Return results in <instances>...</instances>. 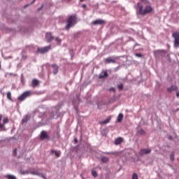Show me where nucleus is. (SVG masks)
Wrapping results in <instances>:
<instances>
[{
	"instance_id": "nucleus-1",
	"label": "nucleus",
	"mask_w": 179,
	"mask_h": 179,
	"mask_svg": "<svg viewBox=\"0 0 179 179\" xmlns=\"http://www.w3.org/2000/svg\"><path fill=\"white\" fill-rule=\"evenodd\" d=\"M137 8L139 10V15H142L145 16V15H148V13H151L153 10V8L150 6H145V9L143 10V6L141 3H137Z\"/></svg>"
},
{
	"instance_id": "nucleus-2",
	"label": "nucleus",
	"mask_w": 179,
	"mask_h": 179,
	"mask_svg": "<svg viewBox=\"0 0 179 179\" xmlns=\"http://www.w3.org/2000/svg\"><path fill=\"white\" fill-rule=\"evenodd\" d=\"M78 18L76 15H71L66 20V30H69L77 23Z\"/></svg>"
},
{
	"instance_id": "nucleus-3",
	"label": "nucleus",
	"mask_w": 179,
	"mask_h": 179,
	"mask_svg": "<svg viewBox=\"0 0 179 179\" xmlns=\"http://www.w3.org/2000/svg\"><path fill=\"white\" fill-rule=\"evenodd\" d=\"M173 38H175L174 45L176 48H179V32L176 31L172 34Z\"/></svg>"
},
{
	"instance_id": "nucleus-4",
	"label": "nucleus",
	"mask_w": 179,
	"mask_h": 179,
	"mask_svg": "<svg viewBox=\"0 0 179 179\" xmlns=\"http://www.w3.org/2000/svg\"><path fill=\"white\" fill-rule=\"evenodd\" d=\"M31 94V92L30 91L24 92L22 94H21L18 97L19 101H23V100H24V99H27V97H29V96H30Z\"/></svg>"
},
{
	"instance_id": "nucleus-5",
	"label": "nucleus",
	"mask_w": 179,
	"mask_h": 179,
	"mask_svg": "<svg viewBox=\"0 0 179 179\" xmlns=\"http://www.w3.org/2000/svg\"><path fill=\"white\" fill-rule=\"evenodd\" d=\"M50 50H51V45L45 46L41 48H38V52H39V54H45V52H48Z\"/></svg>"
},
{
	"instance_id": "nucleus-6",
	"label": "nucleus",
	"mask_w": 179,
	"mask_h": 179,
	"mask_svg": "<svg viewBox=\"0 0 179 179\" xmlns=\"http://www.w3.org/2000/svg\"><path fill=\"white\" fill-rule=\"evenodd\" d=\"M50 136H48V134H47V132H45V131H42L41 132V135H40V139L41 141H44L45 139L46 141H50Z\"/></svg>"
},
{
	"instance_id": "nucleus-7",
	"label": "nucleus",
	"mask_w": 179,
	"mask_h": 179,
	"mask_svg": "<svg viewBox=\"0 0 179 179\" xmlns=\"http://www.w3.org/2000/svg\"><path fill=\"white\" fill-rule=\"evenodd\" d=\"M2 121V115H0V128L1 129H3V128H4L5 127V124H8L9 122V119H8V117H5L3 120V124L1 123V122Z\"/></svg>"
},
{
	"instance_id": "nucleus-8",
	"label": "nucleus",
	"mask_w": 179,
	"mask_h": 179,
	"mask_svg": "<svg viewBox=\"0 0 179 179\" xmlns=\"http://www.w3.org/2000/svg\"><path fill=\"white\" fill-rule=\"evenodd\" d=\"M92 24H94V26H97V24H100V25H103V24H106V21H104V20H96L95 21H93Z\"/></svg>"
},
{
	"instance_id": "nucleus-9",
	"label": "nucleus",
	"mask_w": 179,
	"mask_h": 179,
	"mask_svg": "<svg viewBox=\"0 0 179 179\" xmlns=\"http://www.w3.org/2000/svg\"><path fill=\"white\" fill-rule=\"evenodd\" d=\"M152 152L150 149H141L139 152V156H143L144 155H149Z\"/></svg>"
},
{
	"instance_id": "nucleus-10",
	"label": "nucleus",
	"mask_w": 179,
	"mask_h": 179,
	"mask_svg": "<svg viewBox=\"0 0 179 179\" xmlns=\"http://www.w3.org/2000/svg\"><path fill=\"white\" fill-rule=\"evenodd\" d=\"M45 39L46 41L48 43H51V41H52V40H54V36H52V35L51 34V33L48 32L45 34Z\"/></svg>"
},
{
	"instance_id": "nucleus-11",
	"label": "nucleus",
	"mask_w": 179,
	"mask_h": 179,
	"mask_svg": "<svg viewBox=\"0 0 179 179\" xmlns=\"http://www.w3.org/2000/svg\"><path fill=\"white\" fill-rule=\"evenodd\" d=\"M178 90V88L176 85H171L170 87L167 88V91L169 93H171V92H177Z\"/></svg>"
},
{
	"instance_id": "nucleus-12",
	"label": "nucleus",
	"mask_w": 179,
	"mask_h": 179,
	"mask_svg": "<svg viewBox=\"0 0 179 179\" xmlns=\"http://www.w3.org/2000/svg\"><path fill=\"white\" fill-rule=\"evenodd\" d=\"M51 66L53 69L54 75H57V73H58V71L59 69V67L57 64H52Z\"/></svg>"
},
{
	"instance_id": "nucleus-13",
	"label": "nucleus",
	"mask_w": 179,
	"mask_h": 179,
	"mask_svg": "<svg viewBox=\"0 0 179 179\" xmlns=\"http://www.w3.org/2000/svg\"><path fill=\"white\" fill-rule=\"evenodd\" d=\"M52 155H55L56 157H59L61 156V151H57L55 150H51Z\"/></svg>"
},
{
	"instance_id": "nucleus-14",
	"label": "nucleus",
	"mask_w": 179,
	"mask_h": 179,
	"mask_svg": "<svg viewBox=\"0 0 179 179\" xmlns=\"http://www.w3.org/2000/svg\"><path fill=\"white\" fill-rule=\"evenodd\" d=\"M124 139L121 137L117 138L115 140V145H120V143H122Z\"/></svg>"
},
{
	"instance_id": "nucleus-15",
	"label": "nucleus",
	"mask_w": 179,
	"mask_h": 179,
	"mask_svg": "<svg viewBox=\"0 0 179 179\" xmlns=\"http://www.w3.org/2000/svg\"><path fill=\"white\" fill-rule=\"evenodd\" d=\"M105 62H106V64H115V60L114 59H111V58H107L105 59Z\"/></svg>"
},
{
	"instance_id": "nucleus-16",
	"label": "nucleus",
	"mask_w": 179,
	"mask_h": 179,
	"mask_svg": "<svg viewBox=\"0 0 179 179\" xmlns=\"http://www.w3.org/2000/svg\"><path fill=\"white\" fill-rule=\"evenodd\" d=\"M108 77V73H107V71H104L103 74H101L99 76V79H103L104 78H107Z\"/></svg>"
},
{
	"instance_id": "nucleus-17",
	"label": "nucleus",
	"mask_w": 179,
	"mask_h": 179,
	"mask_svg": "<svg viewBox=\"0 0 179 179\" xmlns=\"http://www.w3.org/2000/svg\"><path fill=\"white\" fill-rule=\"evenodd\" d=\"M38 80L37 79H34L33 80H32V86L34 87H36V86H38Z\"/></svg>"
},
{
	"instance_id": "nucleus-18",
	"label": "nucleus",
	"mask_w": 179,
	"mask_h": 179,
	"mask_svg": "<svg viewBox=\"0 0 179 179\" xmlns=\"http://www.w3.org/2000/svg\"><path fill=\"white\" fill-rule=\"evenodd\" d=\"M123 118H124V115L122 113H120L117 117V122H121Z\"/></svg>"
},
{
	"instance_id": "nucleus-19",
	"label": "nucleus",
	"mask_w": 179,
	"mask_h": 179,
	"mask_svg": "<svg viewBox=\"0 0 179 179\" xmlns=\"http://www.w3.org/2000/svg\"><path fill=\"white\" fill-rule=\"evenodd\" d=\"M29 120H30V117H29V115H26L22 120V122H23L24 124L27 122V121H29Z\"/></svg>"
},
{
	"instance_id": "nucleus-20",
	"label": "nucleus",
	"mask_w": 179,
	"mask_h": 179,
	"mask_svg": "<svg viewBox=\"0 0 179 179\" xmlns=\"http://www.w3.org/2000/svg\"><path fill=\"white\" fill-rule=\"evenodd\" d=\"M7 99L10 100V101H12V92H7Z\"/></svg>"
},
{
	"instance_id": "nucleus-21",
	"label": "nucleus",
	"mask_w": 179,
	"mask_h": 179,
	"mask_svg": "<svg viewBox=\"0 0 179 179\" xmlns=\"http://www.w3.org/2000/svg\"><path fill=\"white\" fill-rule=\"evenodd\" d=\"M111 120L110 117L109 118H107L106 120L101 122V124H108V122H110V120Z\"/></svg>"
},
{
	"instance_id": "nucleus-22",
	"label": "nucleus",
	"mask_w": 179,
	"mask_h": 179,
	"mask_svg": "<svg viewBox=\"0 0 179 179\" xmlns=\"http://www.w3.org/2000/svg\"><path fill=\"white\" fill-rule=\"evenodd\" d=\"M102 163H108V158L103 157L101 158Z\"/></svg>"
},
{
	"instance_id": "nucleus-23",
	"label": "nucleus",
	"mask_w": 179,
	"mask_h": 179,
	"mask_svg": "<svg viewBox=\"0 0 179 179\" xmlns=\"http://www.w3.org/2000/svg\"><path fill=\"white\" fill-rule=\"evenodd\" d=\"M55 41L57 42L58 45H59V44H61V42L62 41V40H61V38H59V37H57L55 38Z\"/></svg>"
},
{
	"instance_id": "nucleus-24",
	"label": "nucleus",
	"mask_w": 179,
	"mask_h": 179,
	"mask_svg": "<svg viewBox=\"0 0 179 179\" xmlns=\"http://www.w3.org/2000/svg\"><path fill=\"white\" fill-rule=\"evenodd\" d=\"M7 178L8 179H16V176L13 175H7Z\"/></svg>"
},
{
	"instance_id": "nucleus-25",
	"label": "nucleus",
	"mask_w": 179,
	"mask_h": 179,
	"mask_svg": "<svg viewBox=\"0 0 179 179\" xmlns=\"http://www.w3.org/2000/svg\"><path fill=\"white\" fill-rule=\"evenodd\" d=\"M92 177H94V178H96V177H97V172L96 171H92Z\"/></svg>"
},
{
	"instance_id": "nucleus-26",
	"label": "nucleus",
	"mask_w": 179,
	"mask_h": 179,
	"mask_svg": "<svg viewBox=\"0 0 179 179\" xmlns=\"http://www.w3.org/2000/svg\"><path fill=\"white\" fill-rule=\"evenodd\" d=\"M145 5H149L150 3L148 0H141Z\"/></svg>"
},
{
	"instance_id": "nucleus-27",
	"label": "nucleus",
	"mask_w": 179,
	"mask_h": 179,
	"mask_svg": "<svg viewBox=\"0 0 179 179\" xmlns=\"http://www.w3.org/2000/svg\"><path fill=\"white\" fill-rule=\"evenodd\" d=\"M132 179H139V178L138 177V174L134 173L132 176Z\"/></svg>"
},
{
	"instance_id": "nucleus-28",
	"label": "nucleus",
	"mask_w": 179,
	"mask_h": 179,
	"mask_svg": "<svg viewBox=\"0 0 179 179\" xmlns=\"http://www.w3.org/2000/svg\"><path fill=\"white\" fill-rule=\"evenodd\" d=\"M170 159H171V162H173V160H174V152H172L171 154Z\"/></svg>"
},
{
	"instance_id": "nucleus-29",
	"label": "nucleus",
	"mask_w": 179,
	"mask_h": 179,
	"mask_svg": "<svg viewBox=\"0 0 179 179\" xmlns=\"http://www.w3.org/2000/svg\"><path fill=\"white\" fill-rule=\"evenodd\" d=\"M119 90H122L124 89V85L122 84H120L117 86Z\"/></svg>"
},
{
	"instance_id": "nucleus-30",
	"label": "nucleus",
	"mask_w": 179,
	"mask_h": 179,
	"mask_svg": "<svg viewBox=\"0 0 179 179\" xmlns=\"http://www.w3.org/2000/svg\"><path fill=\"white\" fill-rule=\"evenodd\" d=\"M29 173H30V174H33V176H39L38 173H37L36 171H31Z\"/></svg>"
},
{
	"instance_id": "nucleus-31",
	"label": "nucleus",
	"mask_w": 179,
	"mask_h": 179,
	"mask_svg": "<svg viewBox=\"0 0 179 179\" xmlns=\"http://www.w3.org/2000/svg\"><path fill=\"white\" fill-rule=\"evenodd\" d=\"M136 57H138L139 58H141V57H143V55H142V54L141 53H136Z\"/></svg>"
},
{
	"instance_id": "nucleus-32",
	"label": "nucleus",
	"mask_w": 179,
	"mask_h": 179,
	"mask_svg": "<svg viewBox=\"0 0 179 179\" xmlns=\"http://www.w3.org/2000/svg\"><path fill=\"white\" fill-rule=\"evenodd\" d=\"M17 153V149H15V150H13V155H14V156H16Z\"/></svg>"
},
{
	"instance_id": "nucleus-33",
	"label": "nucleus",
	"mask_w": 179,
	"mask_h": 179,
	"mask_svg": "<svg viewBox=\"0 0 179 179\" xmlns=\"http://www.w3.org/2000/svg\"><path fill=\"white\" fill-rule=\"evenodd\" d=\"M110 92H115V89L114 87H111L109 89Z\"/></svg>"
},
{
	"instance_id": "nucleus-34",
	"label": "nucleus",
	"mask_w": 179,
	"mask_h": 179,
	"mask_svg": "<svg viewBox=\"0 0 179 179\" xmlns=\"http://www.w3.org/2000/svg\"><path fill=\"white\" fill-rule=\"evenodd\" d=\"M41 9H43V6H42L41 8H39L38 9V10L40 11V10H41Z\"/></svg>"
},
{
	"instance_id": "nucleus-35",
	"label": "nucleus",
	"mask_w": 179,
	"mask_h": 179,
	"mask_svg": "<svg viewBox=\"0 0 179 179\" xmlns=\"http://www.w3.org/2000/svg\"><path fill=\"white\" fill-rule=\"evenodd\" d=\"M176 96L179 97V92L176 93Z\"/></svg>"
},
{
	"instance_id": "nucleus-36",
	"label": "nucleus",
	"mask_w": 179,
	"mask_h": 179,
	"mask_svg": "<svg viewBox=\"0 0 179 179\" xmlns=\"http://www.w3.org/2000/svg\"><path fill=\"white\" fill-rule=\"evenodd\" d=\"M82 7H83V8H86V4H83V5L82 6Z\"/></svg>"
},
{
	"instance_id": "nucleus-37",
	"label": "nucleus",
	"mask_w": 179,
	"mask_h": 179,
	"mask_svg": "<svg viewBox=\"0 0 179 179\" xmlns=\"http://www.w3.org/2000/svg\"><path fill=\"white\" fill-rule=\"evenodd\" d=\"M34 2H36V0H33L32 3L31 4L34 3Z\"/></svg>"
},
{
	"instance_id": "nucleus-38",
	"label": "nucleus",
	"mask_w": 179,
	"mask_h": 179,
	"mask_svg": "<svg viewBox=\"0 0 179 179\" xmlns=\"http://www.w3.org/2000/svg\"><path fill=\"white\" fill-rule=\"evenodd\" d=\"M83 1H85V0H80V2H83Z\"/></svg>"
},
{
	"instance_id": "nucleus-39",
	"label": "nucleus",
	"mask_w": 179,
	"mask_h": 179,
	"mask_svg": "<svg viewBox=\"0 0 179 179\" xmlns=\"http://www.w3.org/2000/svg\"><path fill=\"white\" fill-rule=\"evenodd\" d=\"M42 177H43V178H44V179H47V178H45V177H44L43 176Z\"/></svg>"
},
{
	"instance_id": "nucleus-40",
	"label": "nucleus",
	"mask_w": 179,
	"mask_h": 179,
	"mask_svg": "<svg viewBox=\"0 0 179 179\" xmlns=\"http://www.w3.org/2000/svg\"><path fill=\"white\" fill-rule=\"evenodd\" d=\"M75 141H76V142H78V139H75Z\"/></svg>"
},
{
	"instance_id": "nucleus-41",
	"label": "nucleus",
	"mask_w": 179,
	"mask_h": 179,
	"mask_svg": "<svg viewBox=\"0 0 179 179\" xmlns=\"http://www.w3.org/2000/svg\"><path fill=\"white\" fill-rule=\"evenodd\" d=\"M25 8H27V6H25Z\"/></svg>"
},
{
	"instance_id": "nucleus-42",
	"label": "nucleus",
	"mask_w": 179,
	"mask_h": 179,
	"mask_svg": "<svg viewBox=\"0 0 179 179\" xmlns=\"http://www.w3.org/2000/svg\"><path fill=\"white\" fill-rule=\"evenodd\" d=\"M141 132H143V130H141Z\"/></svg>"
}]
</instances>
